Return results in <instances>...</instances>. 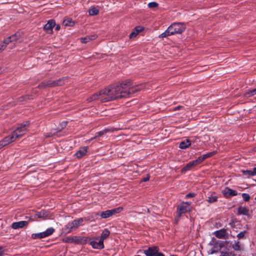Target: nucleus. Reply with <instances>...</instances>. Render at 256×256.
<instances>
[{
    "label": "nucleus",
    "instance_id": "f257e3e1",
    "mask_svg": "<svg viewBox=\"0 0 256 256\" xmlns=\"http://www.w3.org/2000/svg\"><path fill=\"white\" fill-rule=\"evenodd\" d=\"M130 85V81L126 80L101 90L102 102L112 101L129 96L130 92H134V89L128 90Z\"/></svg>",
    "mask_w": 256,
    "mask_h": 256
},
{
    "label": "nucleus",
    "instance_id": "f03ea898",
    "mask_svg": "<svg viewBox=\"0 0 256 256\" xmlns=\"http://www.w3.org/2000/svg\"><path fill=\"white\" fill-rule=\"evenodd\" d=\"M186 30V26L182 23H174L172 24L167 30L159 35L160 38H166L169 36L176 34H180Z\"/></svg>",
    "mask_w": 256,
    "mask_h": 256
},
{
    "label": "nucleus",
    "instance_id": "7ed1b4c3",
    "mask_svg": "<svg viewBox=\"0 0 256 256\" xmlns=\"http://www.w3.org/2000/svg\"><path fill=\"white\" fill-rule=\"evenodd\" d=\"M66 80L67 78L65 77L60 78L58 80H50L48 81L43 82L39 85L38 87L44 88L48 87H54L58 86H62L65 84V81Z\"/></svg>",
    "mask_w": 256,
    "mask_h": 256
},
{
    "label": "nucleus",
    "instance_id": "20e7f679",
    "mask_svg": "<svg viewBox=\"0 0 256 256\" xmlns=\"http://www.w3.org/2000/svg\"><path fill=\"white\" fill-rule=\"evenodd\" d=\"M29 124L30 122H26L24 124H20L12 132V135L14 136L16 140L24 135L28 130L26 127L29 126Z\"/></svg>",
    "mask_w": 256,
    "mask_h": 256
},
{
    "label": "nucleus",
    "instance_id": "39448f33",
    "mask_svg": "<svg viewBox=\"0 0 256 256\" xmlns=\"http://www.w3.org/2000/svg\"><path fill=\"white\" fill-rule=\"evenodd\" d=\"M88 238L80 236H68L62 240V242L67 243L84 244L87 242Z\"/></svg>",
    "mask_w": 256,
    "mask_h": 256
},
{
    "label": "nucleus",
    "instance_id": "423d86ee",
    "mask_svg": "<svg viewBox=\"0 0 256 256\" xmlns=\"http://www.w3.org/2000/svg\"><path fill=\"white\" fill-rule=\"evenodd\" d=\"M83 222L84 220L82 218H79L75 220L72 222L68 223L66 226L64 230L67 233H69L73 230H75L78 228Z\"/></svg>",
    "mask_w": 256,
    "mask_h": 256
},
{
    "label": "nucleus",
    "instance_id": "0eeeda50",
    "mask_svg": "<svg viewBox=\"0 0 256 256\" xmlns=\"http://www.w3.org/2000/svg\"><path fill=\"white\" fill-rule=\"evenodd\" d=\"M191 210V207L188 202H182L177 208V218H179L182 214Z\"/></svg>",
    "mask_w": 256,
    "mask_h": 256
},
{
    "label": "nucleus",
    "instance_id": "6e6552de",
    "mask_svg": "<svg viewBox=\"0 0 256 256\" xmlns=\"http://www.w3.org/2000/svg\"><path fill=\"white\" fill-rule=\"evenodd\" d=\"M123 210L122 207H118L110 210H107L100 213V216L102 218H106L118 214Z\"/></svg>",
    "mask_w": 256,
    "mask_h": 256
},
{
    "label": "nucleus",
    "instance_id": "1a4fd4ad",
    "mask_svg": "<svg viewBox=\"0 0 256 256\" xmlns=\"http://www.w3.org/2000/svg\"><path fill=\"white\" fill-rule=\"evenodd\" d=\"M54 232V229L53 228H50L44 232L32 234V237L34 239L42 238L52 235Z\"/></svg>",
    "mask_w": 256,
    "mask_h": 256
},
{
    "label": "nucleus",
    "instance_id": "9d476101",
    "mask_svg": "<svg viewBox=\"0 0 256 256\" xmlns=\"http://www.w3.org/2000/svg\"><path fill=\"white\" fill-rule=\"evenodd\" d=\"M16 140L12 134L5 137L0 141V149Z\"/></svg>",
    "mask_w": 256,
    "mask_h": 256
},
{
    "label": "nucleus",
    "instance_id": "9b49d317",
    "mask_svg": "<svg viewBox=\"0 0 256 256\" xmlns=\"http://www.w3.org/2000/svg\"><path fill=\"white\" fill-rule=\"evenodd\" d=\"M52 215L50 212L45 211L42 210L40 212H38L36 213L34 217L36 218H42V220H46L50 218Z\"/></svg>",
    "mask_w": 256,
    "mask_h": 256
},
{
    "label": "nucleus",
    "instance_id": "f8f14e48",
    "mask_svg": "<svg viewBox=\"0 0 256 256\" xmlns=\"http://www.w3.org/2000/svg\"><path fill=\"white\" fill-rule=\"evenodd\" d=\"M200 163L197 159L194 160L190 162L187 164L182 169L181 171L183 173L185 172L188 170H190L193 168L198 165Z\"/></svg>",
    "mask_w": 256,
    "mask_h": 256
},
{
    "label": "nucleus",
    "instance_id": "ddd939ff",
    "mask_svg": "<svg viewBox=\"0 0 256 256\" xmlns=\"http://www.w3.org/2000/svg\"><path fill=\"white\" fill-rule=\"evenodd\" d=\"M222 192L224 196L226 198H228L237 195V192L235 190H232L228 188H225L222 190Z\"/></svg>",
    "mask_w": 256,
    "mask_h": 256
},
{
    "label": "nucleus",
    "instance_id": "4468645a",
    "mask_svg": "<svg viewBox=\"0 0 256 256\" xmlns=\"http://www.w3.org/2000/svg\"><path fill=\"white\" fill-rule=\"evenodd\" d=\"M159 248L157 246L150 247L148 250L144 251V253L147 256H154L158 252Z\"/></svg>",
    "mask_w": 256,
    "mask_h": 256
},
{
    "label": "nucleus",
    "instance_id": "2eb2a0df",
    "mask_svg": "<svg viewBox=\"0 0 256 256\" xmlns=\"http://www.w3.org/2000/svg\"><path fill=\"white\" fill-rule=\"evenodd\" d=\"M56 24L54 20H49L44 26V30L48 34H52V28Z\"/></svg>",
    "mask_w": 256,
    "mask_h": 256
},
{
    "label": "nucleus",
    "instance_id": "dca6fc26",
    "mask_svg": "<svg viewBox=\"0 0 256 256\" xmlns=\"http://www.w3.org/2000/svg\"><path fill=\"white\" fill-rule=\"evenodd\" d=\"M101 97H102V92L100 90L99 92L95 93L90 96L89 98H87V101L88 102H91L96 100H100L102 102Z\"/></svg>",
    "mask_w": 256,
    "mask_h": 256
},
{
    "label": "nucleus",
    "instance_id": "f3484780",
    "mask_svg": "<svg viewBox=\"0 0 256 256\" xmlns=\"http://www.w3.org/2000/svg\"><path fill=\"white\" fill-rule=\"evenodd\" d=\"M214 234L218 238H224L227 234L226 230L222 228L218 230H216L214 232Z\"/></svg>",
    "mask_w": 256,
    "mask_h": 256
},
{
    "label": "nucleus",
    "instance_id": "a211bd4d",
    "mask_svg": "<svg viewBox=\"0 0 256 256\" xmlns=\"http://www.w3.org/2000/svg\"><path fill=\"white\" fill-rule=\"evenodd\" d=\"M130 86H129L128 88V90H130L132 89H134V92H130V94H133L137 92H138L144 88V84H140L139 85H136L134 86H132L131 82H130Z\"/></svg>",
    "mask_w": 256,
    "mask_h": 256
},
{
    "label": "nucleus",
    "instance_id": "6ab92c4d",
    "mask_svg": "<svg viewBox=\"0 0 256 256\" xmlns=\"http://www.w3.org/2000/svg\"><path fill=\"white\" fill-rule=\"evenodd\" d=\"M90 244L94 248L102 249L104 248V242L102 240H100L98 242L93 240L90 242Z\"/></svg>",
    "mask_w": 256,
    "mask_h": 256
},
{
    "label": "nucleus",
    "instance_id": "aec40b11",
    "mask_svg": "<svg viewBox=\"0 0 256 256\" xmlns=\"http://www.w3.org/2000/svg\"><path fill=\"white\" fill-rule=\"evenodd\" d=\"M28 224V222L27 221H20L18 222H14L12 224V226L14 229H18L19 228H22Z\"/></svg>",
    "mask_w": 256,
    "mask_h": 256
},
{
    "label": "nucleus",
    "instance_id": "412c9836",
    "mask_svg": "<svg viewBox=\"0 0 256 256\" xmlns=\"http://www.w3.org/2000/svg\"><path fill=\"white\" fill-rule=\"evenodd\" d=\"M144 30L143 28L140 26H136L130 34V38H135L140 32Z\"/></svg>",
    "mask_w": 256,
    "mask_h": 256
},
{
    "label": "nucleus",
    "instance_id": "4be33fe9",
    "mask_svg": "<svg viewBox=\"0 0 256 256\" xmlns=\"http://www.w3.org/2000/svg\"><path fill=\"white\" fill-rule=\"evenodd\" d=\"M88 148L86 147L81 148L75 154L78 158H81L86 154Z\"/></svg>",
    "mask_w": 256,
    "mask_h": 256
},
{
    "label": "nucleus",
    "instance_id": "5701e85b",
    "mask_svg": "<svg viewBox=\"0 0 256 256\" xmlns=\"http://www.w3.org/2000/svg\"><path fill=\"white\" fill-rule=\"evenodd\" d=\"M216 154V152H208V153L206 154H204L202 156H199L197 158V160L198 161L199 163L200 164L202 161H204V160L208 158H210V157L212 156L213 155H214Z\"/></svg>",
    "mask_w": 256,
    "mask_h": 256
},
{
    "label": "nucleus",
    "instance_id": "b1692460",
    "mask_svg": "<svg viewBox=\"0 0 256 256\" xmlns=\"http://www.w3.org/2000/svg\"><path fill=\"white\" fill-rule=\"evenodd\" d=\"M96 38V36L95 35L88 36L84 38H81L80 40L82 43L86 44L90 41L95 40Z\"/></svg>",
    "mask_w": 256,
    "mask_h": 256
},
{
    "label": "nucleus",
    "instance_id": "393cba45",
    "mask_svg": "<svg viewBox=\"0 0 256 256\" xmlns=\"http://www.w3.org/2000/svg\"><path fill=\"white\" fill-rule=\"evenodd\" d=\"M218 198L214 192H211L209 196H208L207 201L209 203H213L216 202Z\"/></svg>",
    "mask_w": 256,
    "mask_h": 256
},
{
    "label": "nucleus",
    "instance_id": "a878e982",
    "mask_svg": "<svg viewBox=\"0 0 256 256\" xmlns=\"http://www.w3.org/2000/svg\"><path fill=\"white\" fill-rule=\"evenodd\" d=\"M190 144H191L190 141L189 140L186 139V140L184 141H182V142H180L179 147L180 148H182V149H186V148H188L189 146H190Z\"/></svg>",
    "mask_w": 256,
    "mask_h": 256
},
{
    "label": "nucleus",
    "instance_id": "bb28decb",
    "mask_svg": "<svg viewBox=\"0 0 256 256\" xmlns=\"http://www.w3.org/2000/svg\"><path fill=\"white\" fill-rule=\"evenodd\" d=\"M238 214H243L245 216L248 214V210L244 206H239L238 209Z\"/></svg>",
    "mask_w": 256,
    "mask_h": 256
},
{
    "label": "nucleus",
    "instance_id": "cd10ccee",
    "mask_svg": "<svg viewBox=\"0 0 256 256\" xmlns=\"http://www.w3.org/2000/svg\"><path fill=\"white\" fill-rule=\"evenodd\" d=\"M63 24L66 26H72L74 22L70 18H66L64 20Z\"/></svg>",
    "mask_w": 256,
    "mask_h": 256
},
{
    "label": "nucleus",
    "instance_id": "c85d7f7f",
    "mask_svg": "<svg viewBox=\"0 0 256 256\" xmlns=\"http://www.w3.org/2000/svg\"><path fill=\"white\" fill-rule=\"evenodd\" d=\"M110 232L107 229H104L102 234L100 240L104 242V240L106 238L110 235Z\"/></svg>",
    "mask_w": 256,
    "mask_h": 256
},
{
    "label": "nucleus",
    "instance_id": "c756f323",
    "mask_svg": "<svg viewBox=\"0 0 256 256\" xmlns=\"http://www.w3.org/2000/svg\"><path fill=\"white\" fill-rule=\"evenodd\" d=\"M99 13V10L96 7H92L89 10V14L90 16L98 15Z\"/></svg>",
    "mask_w": 256,
    "mask_h": 256
},
{
    "label": "nucleus",
    "instance_id": "7c9ffc66",
    "mask_svg": "<svg viewBox=\"0 0 256 256\" xmlns=\"http://www.w3.org/2000/svg\"><path fill=\"white\" fill-rule=\"evenodd\" d=\"M232 248L236 251H240L242 248L239 244V242H235L232 246Z\"/></svg>",
    "mask_w": 256,
    "mask_h": 256
},
{
    "label": "nucleus",
    "instance_id": "2f4dec72",
    "mask_svg": "<svg viewBox=\"0 0 256 256\" xmlns=\"http://www.w3.org/2000/svg\"><path fill=\"white\" fill-rule=\"evenodd\" d=\"M148 6L150 8H154L158 7V4L156 2H152L148 3Z\"/></svg>",
    "mask_w": 256,
    "mask_h": 256
},
{
    "label": "nucleus",
    "instance_id": "473e14b6",
    "mask_svg": "<svg viewBox=\"0 0 256 256\" xmlns=\"http://www.w3.org/2000/svg\"><path fill=\"white\" fill-rule=\"evenodd\" d=\"M220 256H236L233 252H221Z\"/></svg>",
    "mask_w": 256,
    "mask_h": 256
},
{
    "label": "nucleus",
    "instance_id": "72a5a7b5",
    "mask_svg": "<svg viewBox=\"0 0 256 256\" xmlns=\"http://www.w3.org/2000/svg\"><path fill=\"white\" fill-rule=\"evenodd\" d=\"M256 94V88L254 89V90H249L248 92H246V94H244V96H254V94Z\"/></svg>",
    "mask_w": 256,
    "mask_h": 256
},
{
    "label": "nucleus",
    "instance_id": "f704fd0d",
    "mask_svg": "<svg viewBox=\"0 0 256 256\" xmlns=\"http://www.w3.org/2000/svg\"><path fill=\"white\" fill-rule=\"evenodd\" d=\"M107 132H108V130H104L103 131H100V132H97L96 134V136H95V137L94 138H92L91 139V140L96 138V137L101 136H102L104 133H106Z\"/></svg>",
    "mask_w": 256,
    "mask_h": 256
},
{
    "label": "nucleus",
    "instance_id": "c9c22d12",
    "mask_svg": "<svg viewBox=\"0 0 256 256\" xmlns=\"http://www.w3.org/2000/svg\"><path fill=\"white\" fill-rule=\"evenodd\" d=\"M242 173L244 175L247 176H254L252 170H243Z\"/></svg>",
    "mask_w": 256,
    "mask_h": 256
},
{
    "label": "nucleus",
    "instance_id": "e433bc0d",
    "mask_svg": "<svg viewBox=\"0 0 256 256\" xmlns=\"http://www.w3.org/2000/svg\"><path fill=\"white\" fill-rule=\"evenodd\" d=\"M10 39L12 40V42L16 41L19 39V36H18L17 34H15L11 36H10Z\"/></svg>",
    "mask_w": 256,
    "mask_h": 256
},
{
    "label": "nucleus",
    "instance_id": "4c0bfd02",
    "mask_svg": "<svg viewBox=\"0 0 256 256\" xmlns=\"http://www.w3.org/2000/svg\"><path fill=\"white\" fill-rule=\"evenodd\" d=\"M242 197L243 200L246 202L248 201L250 198V196L248 194H242Z\"/></svg>",
    "mask_w": 256,
    "mask_h": 256
},
{
    "label": "nucleus",
    "instance_id": "58836bf2",
    "mask_svg": "<svg viewBox=\"0 0 256 256\" xmlns=\"http://www.w3.org/2000/svg\"><path fill=\"white\" fill-rule=\"evenodd\" d=\"M11 42H12V40L10 39V36L4 39L3 41V43L6 44V46Z\"/></svg>",
    "mask_w": 256,
    "mask_h": 256
},
{
    "label": "nucleus",
    "instance_id": "ea45409f",
    "mask_svg": "<svg viewBox=\"0 0 256 256\" xmlns=\"http://www.w3.org/2000/svg\"><path fill=\"white\" fill-rule=\"evenodd\" d=\"M246 233V231H243V232H240L238 235H237V237L240 239V238H244V235H245V234Z\"/></svg>",
    "mask_w": 256,
    "mask_h": 256
},
{
    "label": "nucleus",
    "instance_id": "a19ab883",
    "mask_svg": "<svg viewBox=\"0 0 256 256\" xmlns=\"http://www.w3.org/2000/svg\"><path fill=\"white\" fill-rule=\"evenodd\" d=\"M6 47V45L4 43L0 45V50L2 51L4 50Z\"/></svg>",
    "mask_w": 256,
    "mask_h": 256
},
{
    "label": "nucleus",
    "instance_id": "79ce46f5",
    "mask_svg": "<svg viewBox=\"0 0 256 256\" xmlns=\"http://www.w3.org/2000/svg\"><path fill=\"white\" fill-rule=\"evenodd\" d=\"M194 196H195V194H194L189 193L186 196V198H190L194 197Z\"/></svg>",
    "mask_w": 256,
    "mask_h": 256
},
{
    "label": "nucleus",
    "instance_id": "37998d69",
    "mask_svg": "<svg viewBox=\"0 0 256 256\" xmlns=\"http://www.w3.org/2000/svg\"><path fill=\"white\" fill-rule=\"evenodd\" d=\"M149 180H150V176H148L146 178H144L142 180V181L145 182L148 181Z\"/></svg>",
    "mask_w": 256,
    "mask_h": 256
},
{
    "label": "nucleus",
    "instance_id": "c03bdc74",
    "mask_svg": "<svg viewBox=\"0 0 256 256\" xmlns=\"http://www.w3.org/2000/svg\"><path fill=\"white\" fill-rule=\"evenodd\" d=\"M154 256H164V255L162 253L158 252Z\"/></svg>",
    "mask_w": 256,
    "mask_h": 256
},
{
    "label": "nucleus",
    "instance_id": "a18cd8bd",
    "mask_svg": "<svg viewBox=\"0 0 256 256\" xmlns=\"http://www.w3.org/2000/svg\"><path fill=\"white\" fill-rule=\"evenodd\" d=\"M252 171L253 175L256 176V168H253L252 170Z\"/></svg>",
    "mask_w": 256,
    "mask_h": 256
},
{
    "label": "nucleus",
    "instance_id": "49530a36",
    "mask_svg": "<svg viewBox=\"0 0 256 256\" xmlns=\"http://www.w3.org/2000/svg\"><path fill=\"white\" fill-rule=\"evenodd\" d=\"M4 254V250H2V248L0 247V256H2Z\"/></svg>",
    "mask_w": 256,
    "mask_h": 256
},
{
    "label": "nucleus",
    "instance_id": "de8ad7c7",
    "mask_svg": "<svg viewBox=\"0 0 256 256\" xmlns=\"http://www.w3.org/2000/svg\"><path fill=\"white\" fill-rule=\"evenodd\" d=\"M4 72H5L4 69L0 67V74H3Z\"/></svg>",
    "mask_w": 256,
    "mask_h": 256
},
{
    "label": "nucleus",
    "instance_id": "09e8293b",
    "mask_svg": "<svg viewBox=\"0 0 256 256\" xmlns=\"http://www.w3.org/2000/svg\"><path fill=\"white\" fill-rule=\"evenodd\" d=\"M180 108H181V106H178V107L176 108H175V110H179Z\"/></svg>",
    "mask_w": 256,
    "mask_h": 256
},
{
    "label": "nucleus",
    "instance_id": "8fccbe9b",
    "mask_svg": "<svg viewBox=\"0 0 256 256\" xmlns=\"http://www.w3.org/2000/svg\"><path fill=\"white\" fill-rule=\"evenodd\" d=\"M59 28H60V26H56V29L57 30H59Z\"/></svg>",
    "mask_w": 256,
    "mask_h": 256
},
{
    "label": "nucleus",
    "instance_id": "3c124183",
    "mask_svg": "<svg viewBox=\"0 0 256 256\" xmlns=\"http://www.w3.org/2000/svg\"><path fill=\"white\" fill-rule=\"evenodd\" d=\"M96 240H98V238H96Z\"/></svg>",
    "mask_w": 256,
    "mask_h": 256
}]
</instances>
